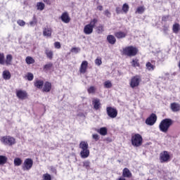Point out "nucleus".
Returning a JSON list of instances; mask_svg holds the SVG:
<instances>
[{"mask_svg": "<svg viewBox=\"0 0 180 180\" xmlns=\"http://www.w3.org/2000/svg\"><path fill=\"white\" fill-rule=\"evenodd\" d=\"M174 121L169 118H166L162 120L159 124V129L162 133H168L169 127L172 126Z\"/></svg>", "mask_w": 180, "mask_h": 180, "instance_id": "nucleus-1", "label": "nucleus"}, {"mask_svg": "<svg viewBox=\"0 0 180 180\" xmlns=\"http://www.w3.org/2000/svg\"><path fill=\"white\" fill-rule=\"evenodd\" d=\"M96 23H98V19L94 18L91 20L90 22L84 27V34H92V33H94V28L96 26Z\"/></svg>", "mask_w": 180, "mask_h": 180, "instance_id": "nucleus-2", "label": "nucleus"}, {"mask_svg": "<svg viewBox=\"0 0 180 180\" xmlns=\"http://www.w3.org/2000/svg\"><path fill=\"white\" fill-rule=\"evenodd\" d=\"M131 141L134 147H140L143 144V136L140 134H135L132 135Z\"/></svg>", "mask_w": 180, "mask_h": 180, "instance_id": "nucleus-3", "label": "nucleus"}, {"mask_svg": "<svg viewBox=\"0 0 180 180\" xmlns=\"http://www.w3.org/2000/svg\"><path fill=\"white\" fill-rule=\"evenodd\" d=\"M123 53L129 57H134L139 53V49L134 46H127L123 49Z\"/></svg>", "mask_w": 180, "mask_h": 180, "instance_id": "nucleus-4", "label": "nucleus"}, {"mask_svg": "<svg viewBox=\"0 0 180 180\" xmlns=\"http://www.w3.org/2000/svg\"><path fill=\"white\" fill-rule=\"evenodd\" d=\"M1 143H2L4 146H13V144L16 143V141L15 138L11 136H5L0 139Z\"/></svg>", "mask_w": 180, "mask_h": 180, "instance_id": "nucleus-5", "label": "nucleus"}, {"mask_svg": "<svg viewBox=\"0 0 180 180\" xmlns=\"http://www.w3.org/2000/svg\"><path fill=\"white\" fill-rule=\"evenodd\" d=\"M141 82V77L139 75L134 76L131 78L129 81V85L131 88L134 89V88H137L139 85H140V83Z\"/></svg>", "mask_w": 180, "mask_h": 180, "instance_id": "nucleus-6", "label": "nucleus"}, {"mask_svg": "<svg viewBox=\"0 0 180 180\" xmlns=\"http://www.w3.org/2000/svg\"><path fill=\"white\" fill-rule=\"evenodd\" d=\"M107 115L111 119L117 117V110L112 107H107L106 108Z\"/></svg>", "mask_w": 180, "mask_h": 180, "instance_id": "nucleus-7", "label": "nucleus"}, {"mask_svg": "<svg viewBox=\"0 0 180 180\" xmlns=\"http://www.w3.org/2000/svg\"><path fill=\"white\" fill-rule=\"evenodd\" d=\"M33 167V160L30 158L25 160L22 165L23 171H29Z\"/></svg>", "mask_w": 180, "mask_h": 180, "instance_id": "nucleus-8", "label": "nucleus"}, {"mask_svg": "<svg viewBox=\"0 0 180 180\" xmlns=\"http://www.w3.org/2000/svg\"><path fill=\"white\" fill-rule=\"evenodd\" d=\"M157 122V115L154 113H152L146 120V123L148 126H154Z\"/></svg>", "mask_w": 180, "mask_h": 180, "instance_id": "nucleus-9", "label": "nucleus"}, {"mask_svg": "<svg viewBox=\"0 0 180 180\" xmlns=\"http://www.w3.org/2000/svg\"><path fill=\"white\" fill-rule=\"evenodd\" d=\"M160 161L161 162H167V161H169V154L167 151H163L160 153Z\"/></svg>", "mask_w": 180, "mask_h": 180, "instance_id": "nucleus-10", "label": "nucleus"}, {"mask_svg": "<svg viewBox=\"0 0 180 180\" xmlns=\"http://www.w3.org/2000/svg\"><path fill=\"white\" fill-rule=\"evenodd\" d=\"M60 19L63 23H70V20H71V18H70L68 12H64L61 15Z\"/></svg>", "mask_w": 180, "mask_h": 180, "instance_id": "nucleus-11", "label": "nucleus"}, {"mask_svg": "<svg viewBox=\"0 0 180 180\" xmlns=\"http://www.w3.org/2000/svg\"><path fill=\"white\" fill-rule=\"evenodd\" d=\"M87 68H88V61L84 60L81 64L79 72H81V74H85V72H86Z\"/></svg>", "mask_w": 180, "mask_h": 180, "instance_id": "nucleus-12", "label": "nucleus"}, {"mask_svg": "<svg viewBox=\"0 0 180 180\" xmlns=\"http://www.w3.org/2000/svg\"><path fill=\"white\" fill-rule=\"evenodd\" d=\"M17 98L19 99H25L27 97V93L22 90H18L16 91Z\"/></svg>", "mask_w": 180, "mask_h": 180, "instance_id": "nucleus-13", "label": "nucleus"}, {"mask_svg": "<svg viewBox=\"0 0 180 180\" xmlns=\"http://www.w3.org/2000/svg\"><path fill=\"white\" fill-rule=\"evenodd\" d=\"M12 61H13V56L11 54H8L4 60V65H12Z\"/></svg>", "mask_w": 180, "mask_h": 180, "instance_id": "nucleus-14", "label": "nucleus"}, {"mask_svg": "<svg viewBox=\"0 0 180 180\" xmlns=\"http://www.w3.org/2000/svg\"><path fill=\"white\" fill-rule=\"evenodd\" d=\"M51 33H53V30L50 27H45L43 30V35L45 37H51Z\"/></svg>", "mask_w": 180, "mask_h": 180, "instance_id": "nucleus-15", "label": "nucleus"}, {"mask_svg": "<svg viewBox=\"0 0 180 180\" xmlns=\"http://www.w3.org/2000/svg\"><path fill=\"white\" fill-rule=\"evenodd\" d=\"M45 54L49 60H53V57L54 56V53L51 49H49V48H46L45 49Z\"/></svg>", "mask_w": 180, "mask_h": 180, "instance_id": "nucleus-16", "label": "nucleus"}, {"mask_svg": "<svg viewBox=\"0 0 180 180\" xmlns=\"http://www.w3.org/2000/svg\"><path fill=\"white\" fill-rule=\"evenodd\" d=\"M94 108L96 110H98L101 108V100L99 98H94L92 101Z\"/></svg>", "mask_w": 180, "mask_h": 180, "instance_id": "nucleus-17", "label": "nucleus"}, {"mask_svg": "<svg viewBox=\"0 0 180 180\" xmlns=\"http://www.w3.org/2000/svg\"><path fill=\"white\" fill-rule=\"evenodd\" d=\"M51 91V83L46 82L44 84L43 91L50 92Z\"/></svg>", "mask_w": 180, "mask_h": 180, "instance_id": "nucleus-18", "label": "nucleus"}, {"mask_svg": "<svg viewBox=\"0 0 180 180\" xmlns=\"http://www.w3.org/2000/svg\"><path fill=\"white\" fill-rule=\"evenodd\" d=\"M36 8L37 11H40L41 12L42 11H44V8H46V4H44V3L41 1L37 2L36 4Z\"/></svg>", "mask_w": 180, "mask_h": 180, "instance_id": "nucleus-19", "label": "nucleus"}, {"mask_svg": "<svg viewBox=\"0 0 180 180\" xmlns=\"http://www.w3.org/2000/svg\"><path fill=\"white\" fill-rule=\"evenodd\" d=\"M115 36L117 39H124L127 36V33L119 31L115 33Z\"/></svg>", "mask_w": 180, "mask_h": 180, "instance_id": "nucleus-20", "label": "nucleus"}, {"mask_svg": "<svg viewBox=\"0 0 180 180\" xmlns=\"http://www.w3.org/2000/svg\"><path fill=\"white\" fill-rule=\"evenodd\" d=\"M122 176L124 178H131V172H130V170L127 168H124L123 169V172H122Z\"/></svg>", "mask_w": 180, "mask_h": 180, "instance_id": "nucleus-21", "label": "nucleus"}, {"mask_svg": "<svg viewBox=\"0 0 180 180\" xmlns=\"http://www.w3.org/2000/svg\"><path fill=\"white\" fill-rule=\"evenodd\" d=\"M79 148H81L82 150H88L89 145L88 144V142L86 141H82L79 145Z\"/></svg>", "mask_w": 180, "mask_h": 180, "instance_id": "nucleus-22", "label": "nucleus"}, {"mask_svg": "<svg viewBox=\"0 0 180 180\" xmlns=\"http://www.w3.org/2000/svg\"><path fill=\"white\" fill-rule=\"evenodd\" d=\"M80 155L82 158H88L89 157V149L81 150Z\"/></svg>", "mask_w": 180, "mask_h": 180, "instance_id": "nucleus-23", "label": "nucleus"}, {"mask_svg": "<svg viewBox=\"0 0 180 180\" xmlns=\"http://www.w3.org/2000/svg\"><path fill=\"white\" fill-rule=\"evenodd\" d=\"M44 85V82H43V80H36L34 82V86H36V88H38V89H41Z\"/></svg>", "mask_w": 180, "mask_h": 180, "instance_id": "nucleus-24", "label": "nucleus"}, {"mask_svg": "<svg viewBox=\"0 0 180 180\" xmlns=\"http://www.w3.org/2000/svg\"><path fill=\"white\" fill-rule=\"evenodd\" d=\"M171 109L172 112H178L180 110V105L176 103H173L171 104Z\"/></svg>", "mask_w": 180, "mask_h": 180, "instance_id": "nucleus-25", "label": "nucleus"}, {"mask_svg": "<svg viewBox=\"0 0 180 180\" xmlns=\"http://www.w3.org/2000/svg\"><path fill=\"white\" fill-rule=\"evenodd\" d=\"M2 77L4 79H7V80L11 79V72H9V70H4L3 72Z\"/></svg>", "mask_w": 180, "mask_h": 180, "instance_id": "nucleus-26", "label": "nucleus"}, {"mask_svg": "<svg viewBox=\"0 0 180 180\" xmlns=\"http://www.w3.org/2000/svg\"><path fill=\"white\" fill-rule=\"evenodd\" d=\"M107 40L110 44H115V43H116V38L113 35H108Z\"/></svg>", "mask_w": 180, "mask_h": 180, "instance_id": "nucleus-27", "label": "nucleus"}, {"mask_svg": "<svg viewBox=\"0 0 180 180\" xmlns=\"http://www.w3.org/2000/svg\"><path fill=\"white\" fill-rule=\"evenodd\" d=\"M97 131L101 136H106L108 134V129L106 127H101Z\"/></svg>", "mask_w": 180, "mask_h": 180, "instance_id": "nucleus-28", "label": "nucleus"}, {"mask_svg": "<svg viewBox=\"0 0 180 180\" xmlns=\"http://www.w3.org/2000/svg\"><path fill=\"white\" fill-rule=\"evenodd\" d=\"M146 70H148V71H154V69L155 68V66H154L150 62L146 63Z\"/></svg>", "mask_w": 180, "mask_h": 180, "instance_id": "nucleus-29", "label": "nucleus"}, {"mask_svg": "<svg viewBox=\"0 0 180 180\" xmlns=\"http://www.w3.org/2000/svg\"><path fill=\"white\" fill-rule=\"evenodd\" d=\"M22 159L19 158H15L14 159V165L15 167H20V165H22Z\"/></svg>", "mask_w": 180, "mask_h": 180, "instance_id": "nucleus-30", "label": "nucleus"}, {"mask_svg": "<svg viewBox=\"0 0 180 180\" xmlns=\"http://www.w3.org/2000/svg\"><path fill=\"white\" fill-rule=\"evenodd\" d=\"M8 158L4 155H0V165H5V163L7 162Z\"/></svg>", "mask_w": 180, "mask_h": 180, "instance_id": "nucleus-31", "label": "nucleus"}, {"mask_svg": "<svg viewBox=\"0 0 180 180\" xmlns=\"http://www.w3.org/2000/svg\"><path fill=\"white\" fill-rule=\"evenodd\" d=\"M172 30L174 33H178V32H179V24L175 23L173 25Z\"/></svg>", "mask_w": 180, "mask_h": 180, "instance_id": "nucleus-32", "label": "nucleus"}, {"mask_svg": "<svg viewBox=\"0 0 180 180\" xmlns=\"http://www.w3.org/2000/svg\"><path fill=\"white\" fill-rule=\"evenodd\" d=\"M132 67H140V63H139V59H133L131 62Z\"/></svg>", "mask_w": 180, "mask_h": 180, "instance_id": "nucleus-33", "label": "nucleus"}, {"mask_svg": "<svg viewBox=\"0 0 180 180\" xmlns=\"http://www.w3.org/2000/svg\"><path fill=\"white\" fill-rule=\"evenodd\" d=\"M112 82H110V80H107L104 82V88L110 89L112 88Z\"/></svg>", "mask_w": 180, "mask_h": 180, "instance_id": "nucleus-34", "label": "nucleus"}, {"mask_svg": "<svg viewBox=\"0 0 180 180\" xmlns=\"http://www.w3.org/2000/svg\"><path fill=\"white\" fill-rule=\"evenodd\" d=\"M144 11H146V8H144V6H140L137 8L136 13H144Z\"/></svg>", "mask_w": 180, "mask_h": 180, "instance_id": "nucleus-35", "label": "nucleus"}, {"mask_svg": "<svg viewBox=\"0 0 180 180\" xmlns=\"http://www.w3.org/2000/svg\"><path fill=\"white\" fill-rule=\"evenodd\" d=\"M25 61L27 63V64H33L34 63V59H33V58L28 56L26 58Z\"/></svg>", "mask_w": 180, "mask_h": 180, "instance_id": "nucleus-36", "label": "nucleus"}, {"mask_svg": "<svg viewBox=\"0 0 180 180\" xmlns=\"http://www.w3.org/2000/svg\"><path fill=\"white\" fill-rule=\"evenodd\" d=\"M0 64L5 65V55L4 53H0Z\"/></svg>", "mask_w": 180, "mask_h": 180, "instance_id": "nucleus-37", "label": "nucleus"}, {"mask_svg": "<svg viewBox=\"0 0 180 180\" xmlns=\"http://www.w3.org/2000/svg\"><path fill=\"white\" fill-rule=\"evenodd\" d=\"M71 53H74L75 54H77V53H79L81 51V48L78 47H73L70 50Z\"/></svg>", "mask_w": 180, "mask_h": 180, "instance_id": "nucleus-38", "label": "nucleus"}, {"mask_svg": "<svg viewBox=\"0 0 180 180\" xmlns=\"http://www.w3.org/2000/svg\"><path fill=\"white\" fill-rule=\"evenodd\" d=\"M129 4H124L123 6H122V11L123 12H124V13H127V12H129Z\"/></svg>", "mask_w": 180, "mask_h": 180, "instance_id": "nucleus-39", "label": "nucleus"}, {"mask_svg": "<svg viewBox=\"0 0 180 180\" xmlns=\"http://www.w3.org/2000/svg\"><path fill=\"white\" fill-rule=\"evenodd\" d=\"M103 25H99L98 27H97L96 32L98 34H101V33H103Z\"/></svg>", "mask_w": 180, "mask_h": 180, "instance_id": "nucleus-40", "label": "nucleus"}, {"mask_svg": "<svg viewBox=\"0 0 180 180\" xmlns=\"http://www.w3.org/2000/svg\"><path fill=\"white\" fill-rule=\"evenodd\" d=\"M34 78V76L33 75V73L28 72L27 74V79L28 81H33Z\"/></svg>", "mask_w": 180, "mask_h": 180, "instance_id": "nucleus-41", "label": "nucleus"}, {"mask_svg": "<svg viewBox=\"0 0 180 180\" xmlns=\"http://www.w3.org/2000/svg\"><path fill=\"white\" fill-rule=\"evenodd\" d=\"M95 91H96V88H95V86H90V87L87 89V91H88L89 94H95Z\"/></svg>", "mask_w": 180, "mask_h": 180, "instance_id": "nucleus-42", "label": "nucleus"}, {"mask_svg": "<svg viewBox=\"0 0 180 180\" xmlns=\"http://www.w3.org/2000/svg\"><path fill=\"white\" fill-rule=\"evenodd\" d=\"M43 180H51V176L48 173L43 174L42 176Z\"/></svg>", "mask_w": 180, "mask_h": 180, "instance_id": "nucleus-43", "label": "nucleus"}, {"mask_svg": "<svg viewBox=\"0 0 180 180\" xmlns=\"http://www.w3.org/2000/svg\"><path fill=\"white\" fill-rule=\"evenodd\" d=\"M90 165H91V162L88 160L84 162L83 163V167H84V168H86V169H89Z\"/></svg>", "mask_w": 180, "mask_h": 180, "instance_id": "nucleus-44", "label": "nucleus"}, {"mask_svg": "<svg viewBox=\"0 0 180 180\" xmlns=\"http://www.w3.org/2000/svg\"><path fill=\"white\" fill-rule=\"evenodd\" d=\"M51 67H53V63H48L44 66V70H45V71H48V70H50Z\"/></svg>", "mask_w": 180, "mask_h": 180, "instance_id": "nucleus-45", "label": "nucleus"}, {"mask_svg": "<svg viewBox=\"0 0 180 180\" xmlns=\"http://www.w3.org/2000/svg\"><path fill=\"white\" fill-rule=\"evenodd\" d=\"M96 65H102V59L96 58L94 61Z\"/></svg>", "mask_w": 180, "mask_h": 180, "instance_id": "nucleus-46", "label": "nucleus"}, {"mask_svg": "<svg viewBox=\"0 0 180 180\" xmlns=\"http://www.w3.org/2000/svg\"><path fill=\"white\" fill-rule=\"evenodd\" d=\"M17 23L19 26H25L26 25V22L23 20H18Z\"/></svg>", "mask_w": 180, "mask_h": 180, "instance_id": "nucleus-47", "label": "nucleus"}, {"mask_svg": "<svg viewBox=\"0 0 180 180\" xmlns=\"http://www.w3.org/2000/svg\"><path fill=\"white\" fill-rule=\"evenodd\" d=\"M54 46L56 49H61V44H60L59 41L55 42Z\"/></svg>", "mask_w": 180, "mask_h": 180, "instance_id": "nucleus-48", "label": "nucleus"}, {"mask_svg": "<svg viewBox=\"0 0 180 180\" xmlns=\"http://www.w3.org/2000/svg\"><path fill=\"white\" fill-rule=\"evenodd\" d=\"M104 15L107 16V18H110L111 13L108 10H105L104 11Z\"/></svg>", "mask_w": 180, "mask_h": 180, "instance_id": "nucleus-49", "label": "nucleus"}, {"mask_svg": "<svg viewBox=\"0 0 180 180\" xmlns=\"http://www.w3.org/2000/svg\"><path fill=\"white\" fill-rule=\"evenodd\" d=\"M92 137L96 141H98V140H99V135H98L97 134H93Z\"/></svg>", "mask_w": 180, "mask_h": 180, "instance_id": "nucleus-50", "label": "nucleus"}, {"mask_svg": "<svg viewBox=\"0 0 180 180\" xmlns=\"http://www.w3.org/2000/svg\"><path fill=\"white\" fill-rule=\"evenodd\" d=\"M37 23V21H36V18L34 17V20L30 22V26H34Z\"/></svg>", "mask_w": 180, "mask_h": 180, "instance_id": "nucleus-51", "label": "nucleus"}, {"mask_svg": "<svg viewBox=\"0 0 180 180\" xmlns=\"http://www.w3.org/2000/svg\"><path fill=\"white\" fill-rule=\"evenodd\" d=\"M45 4H47V5H51V0H43Z\"/></svg>", "mask_w": 180, "mask_h": 180, "instance_id": "nucleus-52", "label": "nucleus"}, {"mask_svg": "<svg viewBox=\"0 0 180 180\" xmlns=\"http://www.w3.org/2000/svg\"><path fill=\"white\" fill-rule=\"evenodd\" d=\"M51 171L54 174H57V170L54 167H51Z\"/></svg>", "mask_w": 180, "mask_h": 180, "instance_id": "nucleus-53", "label": "nucleus"}, {"mask_svg": "<svg viewBox=\"0 0 180 180\" xmlns=\"http://www.w3.org/2000/svg\"><path fill=\"white\" fill-rule=\"evenodd\" d=\"M97 9H98V11H103V7L102 6H98L97 7Z\"/></svg>", "mask_w": 180, "mask_h": 180, "instance_id": "nucleus-54", "label": "nucleus"}, {"mask_svg": "<svg viewBox=\"0 0 180 180\" xmlns=\"http://www.w3.org/2000/svg\"><path fill=\"white\" fill-rule=\"evenodd\" d=\"M116 12H117V13H120V12H121L120 8L117 7Z\"/></svg>", "mask_w": 180, "mask_h": 180, "instance_id": "nucleus-55", "label": "nucleus"}, {"mask_svg": "<svg viewBox=\"0 0 180 180\" xmlns=\"http://www.w3.org/2000/svg\"><path fill=\"white\" fill-rule=\"evenodd\" d=\"M118 180H126V179H124V177L121 176L118 179Z\"/></svg>", "mask_w": 180, "mask_h": 180, "instance_id": "nucleus-56", "label": "nucleus"}, {"mask_svg": "<svg viewBox=\"0 0 180 180\" xmlns=\"http://www.w3.org/2000/svg\"><path fill=\"white\" fill-rule=\"evenodd\" d=\"M162 20H165V17H163V18H162Z\"/></svg>", "mask_w": 180, "mask_h": 180, "instance_id": "nucleus-57", "label": "nucleus"}]
</instances>
